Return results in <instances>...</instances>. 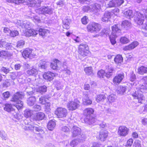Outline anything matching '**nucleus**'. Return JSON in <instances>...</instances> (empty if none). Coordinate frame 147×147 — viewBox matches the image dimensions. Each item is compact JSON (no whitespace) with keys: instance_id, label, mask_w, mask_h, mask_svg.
Returning <instances> with one entry per match:
<instances>
[{"instance_id":"obj_1","label":"nucleus","mask_w":147,"mask_h":147,"mask_svg":"<svg viewBox=\"0 0 147 147\" xmlns=\"http://www.w3.org/2000/svg\"><path fill=\"white\" fill-rule=\"evenodd\" d=\"M142 80L144 82V83L140 85L137 91H136L134 93L132 94L134 98L136 100V101L140 103H143L145 100V97L140 92L143 93L144 92L145 90H147V77L143 78Z\"/></svg>"},{"instance_id":"obj_2","label":"nucleus","mask_w":147,"mask_h":147,"mask_svg":"<svg viewBox=\"0 0 147 147\" xmlns=\"http://www.w3.org/2000/svg\"><path fill=\"white\" fill-rule=\"evenodd\" d=\"M143 11L146 19V23L143 24L144 18L143 15L139 11L135 12L134 13L135 16L134 20L138 25L142 26L141 27L142 29L147 30V8L143 9Z\"/></svg>"},{"instance_id":"obj_3","label":"nucleus","mask_w":147,"mask_h":147,"mask_svg":"<svg viewBox=\"0 0 147 147\" xmlns=\"http://www.w3.org/2000/svg\"><path fill=\"white\" fill-rule=\"evenodd\" d=\"M24 93L22 92H17L13 96L11 101L16 103L14 106L19 110L22 108L23 107V102L21 100L24 97Z\"/></svg>"},{"instance_id":"obj_4","label":"nucleus","mask_w":147,"mask_h":147,"mask_svg":"<svg viewBox=\"0 0 147 147\" xmlns=\"http://www.w3.org/2000/svg\"><path fill=\"white\" fill-rule=\"evenodd\" d=\"M78 52L80 55L83 57L87 56L89 53L88 45L85 44H80L78 46Z\"/></svg>"},{"instance_id":"obj_5","label":"nucleus","mask_w":147,"mask_h":147,"mask_svg":"<svg viewBox=\"0 0 147 147\" xmlns=\"http://www.w3.org/2000/svg\"><path fill=\"white\" fill-rule=\"evenodd\" d=\"M101 28L100 24L95 22H91L87 26V28L89 32H94L99 31Z\"/></svg>"},{"instance_id":"obj_6","label":"nucleus","mask_w":147,"mask_h":147,"mask_svg":"<svg viewBox=\"0 0 147 147\" xmlns=\"http://www.w3.org/2000/svg\"><path fill=\"white\" fill-rule=\"evenodd\" d=\"M36 12L39 14H52L53 12V9L49 7L43 6L40 8L36 10Z\"/></svg>"},{"instance_id":"obj_7","label":"nucleus","mask_w":147,"mask_h":147,"mask_svg":"<svg viewBox=\"0 0 147 147\" xmlns=\"http://www.w3.org/2000/svg\"><path fill=\"white\" fill-rule=\"evenodd\" d=\"M80 102L78 99H75L72 101L69 102L67 105V107L69 110H74L80 106Z\"/></svg>"},{"instance_id":"obj_8","label":"nucleus","mask_w":147,"mask_h":147,"mask_svg":"<svg viewBox=\"0 0 147 147\" xmlns=\"http://www.w3.org/2000/svg\"><path fill=\"white\" fill-rule=\"evenodd\" d=\"M55 113L58 118H62L66 117L67 113V111L65 108L59 107L55 111Z\"/></svg>"},{"instance_id":"obj_9","label":"nucleus","mask_w":147,"mask_h":147,"mask_svg":"<svg viewBox=\"0 0 147 147\" xmlns=\"http://www.w3.org/2000/svg\"><path fill=\"white\" fill-rule=\"evenodd\" d=\"M22 2H27L31 7H38L40 5L42 0H22Z\"/></svg>"},{"instance_id":"obj_10","label":"nucleus","mask_w":147,"mask_h":147,"mask_svg":"<svg viewBox=\"0 0 147 147\" xmlns=\"http://www.w3.org/2000/svg\"><path fill=\"white\" fill-rule=\"evenodd\" d=\"M129 129L124 126H120L118 129V134L120 136H126L128 134Z\"/></svg>"},{"instance_id":"obj_11","label":"nucleus","mask_w":147,"mask_h":147,"mask_svg":"<svg viewBox=\"0 0 147 147\" xmlns=\"http://www.w3.org/2000/svg\"><path fill=\"white\" fill-rule=\"evenodd\" d=\"M13 45L12 44L7 43L2 40H0V47H3L8 50H13L14 48L13 46Z\"/></svg>"},{"instance_id":"obj_12","label":"nucleus","mask_w":147,"mask_h":147,"mask_svg":"<svg viewBox=\"0 0 147 147\" xmlns=\"http://www.w3.org/2000/svg\"><path fill=\"white\" fill-rule=\"evenodd\" d=\"M55 76V74L50 71L45 73L43 75L44 79L49 81L53 80Z\"/></svg>"},{"instance_id":"obj_13","label":"nucleus","mask_w":147,"mask_h":147,"mask_svg":"<svg viewBox=\"0 0 147 147\" xmlns=\"http://www.w3.org/2000/svg\"><path fill=\"white\" fill-rule=\"evenodd\" d=\"M124 77V74L123 73H121L117 75L113 79V82L114 84H117L120 83Z\"/></svg>"},{"instance_id":"obj_14","label":"nucleus","mask_w":147,"mask_h":147,"mask_svg":"<svg viewBox=\"0 0 147 147\" xmlns=\"http://www.w3.org/2000/svg\"><path fill=\"white\" fill-rule=\"evenodd\" d=\"M118 24L115 25L112 27V34L117 36L121 34V30L118 28Z\"/></svg>"},{"instance_id":"obj_15","label":"nucleus","mask_w":147,"mask_h":147,"mask_svg":"<svg viewBox=\"0 0 147 147\" xmlns=\"http://www.w3.org/2000/svg\"><path fill=\"white\" fill-rule=\"evenodd\" d=\"M81 129L75 126H74L72 129V136L73 137H75L79 136L81 134Z\"/></svg>"},{"instance_id":"obj_16","label":"nucleus","mask_w":147,"mask_h":147,"mask_svg":"<svg viewBox=\"0 0 147 147\" xmlns=\"http://www.w3.org/2000/svg\"><path fill=\"white\" fill-rule=\"evenodd\" d=\"M94 112V109L92 108H88L85 109L84 111V115L86 116V118H90Z\"/></svg>"},{"instance_id":"obj_17","label":"nucleus","mask_w":147,"mask_h":147,"mask_svg":"<svg viewBox=\"0 0 147 147\" xmlns=\"http://www.w3.org/2000/svg\"><path fill=\"white\" fill-rule=\"evenodd\" d=\"M17 24L22 28L28 29L30 28V23L26 21H22L19 20L17 22Z\"/></svg>"},{"instance_id":"obj_18","label":"nucleus","mask_w":147,"mask_h":147,"mask_svg":"<svg viewBox=\"0 0 147 147\" xmlns=\"http://www.w3.org/2000/svg\"><path fill=\"white\" fill-rule=\"evenodd\" d=\"M38 31L33 29H27L24 34L26 36L29 37L32 36L36 35L38 34Z\"/></svg>"},{"instance_id":"obj_19","label":"nucleus","mask_w":147,"mask_h":147,"mask_svg":"<svg viewBox=\"0 0 147 147\" xmlns=\"http://www.w3.org/2000/svg\"><path fill=\"white\" fill-rule=\"evenodd\" d=\"M138 45V43L137 41L132 42L130 45L126 46L123 49L124 51L130 50L134 49Z\"/></svg>"},{"instance_id":"obj_20","label":"nucleus","mask_w":147,"mask_h":147,"mask_svg":"<svg viewBox=\"0 0 147 147\" xmlns=\"http://www.w3.org/2000/svg\"><path fill=\"white\" fill-rule=\"evenodd\" d=\"M106 76L107 78H109L113 75L114 71V68L111 66L106 67Z\"/></svg>"},{"instance_id":"obj_21","label":"nucleus","mask_w":147,"mask_h":147,"mask_svg":"<svg viewBox=\"0 0 147 147\" xmlns=\"http://www.w3.org/2000/svg\"><path fill=\"white\" fill-rule=\"evenodd\" d=\"M108 136V132L106 131H101L99 133V139L102 141H105Z\"/></svg>"},{"instance_id":"obj_22","label":"nucleus","mask_w":147,"mask_h":147,"mask_svg":"<svg viewBox=\"0 0 147 147\" xmlns=\"http://www.w3.org/2000/svg\"><path fill=\"white\" fill-rule=\"evenodd\" d=\"M32 50L29 49H26L22 53V55L24 58L31 57L32 54Z\"/></svg>"},{"instance_id":"obj_23","label":"nucleus","mask_w":147,"mask_h":147,"mask_svg":"<svg viewBox=\"0 0 147 147\" xmlns=\"http://www.w3.org/2000/svg\"><path fill=\"white\" fill-rule=\"evenodd\" d=\"M138 12L136 11L133 12L132 10L128 9L124 12V14L127 18H132L134 16L135 17V16L134 15V13L135 12Z\"/></svg>"},{"instance_id":"obj_24","label":"nucleus","mask_w":147,"mask_h":147,"mask_svg":"<svg viewBox=\"0 0 147 147\" xmlns=\"http://www.w3.org/2000/svg\"><path fill=\"white\" fill-rule=\"evenodd\" d=\"M83 103L84 105H90L92 104V101L89 98L87 94H84L82 99Z\"/></svg>"},{"instance_id":"obj_25","label":"nucleus","mask_w":147,"mask_h":147,"mask_svg":"<svg viewBox=\"0 0 147 147\" xmlns=\"http://www.w3.org/2000/svg\"><path fill=\"white\" fill-rule=\"evenodd\" d=\"M121 26L122 27L127 30L130 28L131 26L130 22L127 20H125L122 22Z\"/></svg>"},{"instance_id":"obj_26","label":"nucleus","mask_w":147,"mask_h":147,"mask_svg":"<svg viewBox=\"0 0 147 147\" xmlns=\"http://www.w3.org/2000/svg\"><path fill=\"white\" fill-rule=\"evenodd\" d=\"M12 55V53L7 51L2 50L0 51V56L3 58L10 57Z\"/></svg>"},{"instance_id":"obj_27","label":"nucleus","mask_w":147,"mask_h":147,"mask_svg":"<svg viewBox=\"0 0 147 147\" xmlns=\"http://www.w3.org/2000/svg\"><path fill=\"white\" fill-rule=\"evenodd\" d=\"M36 102V98L35 96L30 97L27 99V104L30 106H32Z\"/></svg>"},{"instance_id":"obj_28","label":"nucleus","mask_w":147,"mask_h":147,"mask_svg":"<svg viewBox=\"0 0 147 147\" xmlns=\"http://www.w3.org/2000/svg\"><path fill=\"white\" fill-rule=\"evenodd\" d=\"M47 90V87L45 86H43L38 87L36 89V91L41 94H43Z\"/></svg>"},{"instance_id":"obj_29","label":"nucleus","mask_w":147,"mask_h":147,"mask_svg":"<svg viewBox=\"0 0 147 147\" xmlns=\"http://www.w3.org/2000/svg\"><path fill=\"white\" fill-rule=\"evenodd\" d=\"M45 116V115L44 113L39 112L36 113L34 119L36 120H40L43 119Z\"/></svg>"},{"instance_id":"obj_30","label":"nucleus","mask_w":147,"mask_h":147,"mask_svg":"<svg viewBox=\"0 0 147 147\" xmlns=\"http://www.w3.org/2000/svg\"><path fill=\"white\" fill-rule=\"evenodd\" d=\"M111 13L109 12H105L102 18V20L103 22L107 21L111 18Z\"/></svg>"},{"instance_id":"obj_31","label":"nucleus","mask_w":147,"mask_h":147,"mask_svg":"<svg viewBox=\"0 0 147 147\" xmlns=\"http://www.w3.org/2000/svg\"><path fill=\"white\" fill-rule=\"evenodd\" d=\"M96 119L91 117L90 118H86L84 119L85 123L89 125L93 124L96 121Z\"/></svg>"},{"instance_id":"obj_32","label":"nucleus","mask_w":147,"mask_h":147,"mask_svg":"<svg viewBox=\"0 0 147 147\" xmlns=\"http://www.w3.org/2000/svg\"><path fill=\"white\" fill-rule=\"evenodd\" d=\"M115 63L118 64L122 63L123 61V58L121 55H118L114 58Z\"/></svg>"},{"instance_id":"obj_33","label":"nucleus","mask_w":147,"mask_h":147,"mask_svg":"<svg viewBox=\"0 0 147 147\" xmlns=\"http://www.w3.org/2000/svg\"><path fill=\"white\" fill-rule=\"evenodd\" d=\"M138 73L141 75L147 73V67L144 66L139 67L138 69Z\"/></svg>"},{"instance_id":"obj_34","label":"nucleus","mask_w":147,"mask_h":147,"mask_svg":"<svg viewBox=\"0 0 147 147\" xmlns=\"http://www.w3.org/2000/svg\"><path fill=\"white\" fill-rule=\"evenodd\" d=\"M92 7L91 11H93L95 13H97L100 11V6L99 4L96 3L92 5Z\"/></svg>"},{"instance_id":"obj_35","label":"nucleus","mask_w":147,"mask_h":147,"mask_svg":"<svg viewBox=\"0 0 147 147\" xmlns=\"http://www.w3.org/2000/svg\"><path fill=\"white\" fill-rule=\"evenodd\" d=\"M33 113V111L29 109H26L24 112V115L26 118L30 117Z\"/></svg>"},{"instance_id":"obj_36","label":"nucleus","mask_w":147,"mask_h":147,"mask_svg":"<svg viewBox=\"0 0 147 147\" xmlns=\"http://www.w3.org/2000/svg\"><path fill=\"white\" fill-rule=\"evenodd\" d=\"M107 98L108 102L111 103L115 101L116 99V96L115 94H112L109 95Z\"/></svg>"},{"instance_id":"obj_37","label":"nucleus","mask_w":147,"mask_h":147,"mask_svg":"<svg viewBox=\"0 0 147 147\" xmlns=\"http://www.w3.org/2000/svg\"><path fill=\"white\" fill-rule=\"evenodd\" d=\"M56 125V123L55 121L51 120L48 123L47 128L50 130H53Z\"/></svg>"},{"instance_id":"obj_38","label":"nucleus","mask_w":147,"mask_h":147,"mask_svg":"<svg viewBox=\"0 0 147 147\" xmlns=\"http://www.w3.org/2000/svg\"><path fill=\"white\" fill-rule=\"evenodd\" d=\"M84 71L86 74L88 75H91L94 74L92 68L91 67H85L84 69Z\"/></svg>"},{"instance_id":"obj_39","label":"nucleus","mask_w":147,"mask_h":147,"mask_svg":"<svg viewBox=\"0 0 147 147\" xmlns=\"http://www.w3.org/2000/svg\"><path fill=\"white\" fill-rule=\"evenodd\" d=\"M29 17L31 18L35 22H39L40 21L39 18L37 16H35L34 13H31L29 15Z\"/></svg>"},{"instance_id":"obj_40","label":"nucleus","mask_w":147,"mask_h":147,"mask_svg":"<svg viewBox=\"0 0 147 147\" xmlns=\"http://www.w3.org/2000/svg\"><path fill=\"white\" fill-rule=\"evenodd\" d=\"M63 28L66 29H69L70 20L68 19H65L63 20Z\"/></svg>"},{"instance_id":"obj_41","label":"nucleus","mask_w":147,"mask_h":147,"mask_svg":"<svg viewBox=\"0 0 147 147\" xmlns=\"http://www.w3.org/2000/svg\"><path fill=\"white\" fill-rule=\"evenodd\" d=\"M126 89L125 86H120L118 87L117 90V92L118 94H123L126 91Z\"/></svg>"},{"instance_id":"obj_42","label":"nucleus","mask_w":147,"mask_h":147,"mask_svg":"<svg viewBox=\"0 0 147 147\" xmlns=\"http://www.w3.org/2000/svg\"><path fill=\"white\" fill-rule=\"evenodd\" d=\"M38 33L40 35L43 37L47 33H49V31L47 30L40 28L38 30Z\"/></svg>"},{"instance_id":"obj_43","label":"nucleus","mask_w":147,"mask_h":147,"mask_svg":"<svg viewBox=\"0 0 147 147\" xmlns=\"http://www.w3.org/2000/svg\"><path fill=\"white\" fill-rule=\"evenodd\" d=\"M27 73L29 76H35L37 74V71L36 69L32 68L31 69L28 70Z\"/></svg>"},{"instance_id":"obj_44","label":"nucleus","mask_w":147,"mask_h":147,"mask_svg":"<svg viewBox=\"0 0 147 147\" xmlns=\"http://www.w3.org/2000/svg\"><path fill=\"white\" fill-rule=\"evenodd\" d=\"M60 62L57 59H55L54 60L53 63H51V66L53 69L56 70L57 68V64Z\"/></svg>"},{"instance_id":"obj_45","label":"nucleus","mask_w":147,"mask_h":147,"mask_svg":"<svg viewBox=\"0 0 147 147\" xmlns=\"http://www.w3.org/2000/svg\"><path fill=\"white\" fill-rule=\"evenodd\" d=\"M106 97L104 94H99L97 96L96 101L98 102L102 101L106 98Z\"/></svg>"},{"instance_id":"obj_46","label":"nucleus","mask_w":147,"mask_h":147,"mask_svg":"<svg viewBox=\"0 0 147 147\" xmlns=\"http://www.w3.org/2000/svg\"><path fill=\"white\" fill-rule=\"evenodd\" d=\"M13 109L12 105L11 104H5L4 110L8 112H10L13 111Z\"/></svg>"},{"instance_id":"obj_47","label":"nucleus","mask_w":147,"mask_h":147,"mask_svg":"<svg viewBox=\"0 0 147 147\" xmlns=\"http://www.w3.org/2000/svg\"><path fill=\"white\" fill-rule=\"evenodd\" d=\"M38 67L42 69H46L47 67L46 62L44 61L40 60L38 65Z\"/></svg>"},{"instance_id":"obj_48","label":"nucleus","mask_w":147,"mask_h":147,"mask_svg":"<svg viewBox=\"0 0 147 147\" xmlns=\"http://www.w3.org/2000/svg\"><path fill=\"white\" fill-rule=\"evenodd\" d=\"M34 130L36 131L40 132L41 134H43L44 133L42 128L37 125H35Z\"/></svg>"},{"instance_id":"obj_49","label":"nucleus","mask_w":147,"mask_h":147,"mask_svg":"<svg viewBox=\"0 0 147 147\" xmlns=\"http://www.w3.org/2000/svg\"><path fill=\"white\" fill-rule=\"evenodd\" d=\"M120 42L124 44L128 43L129 42V40L125 37H122L120 39Z\"/></svg>"},{"instance_id":"obj_50","label":"nucleus","mask_w":147,"mask_h":147,"mask_svg":"<svg viewBox=\"0 0 147 147\" xmlns=\"http://www.w3.org/2000/svg\"><path fill=\"white\" fill-rule=\"evenodd\" d=\"M79 138H78V141L80 142H83L85 141L86 139V136L84 134H81V132L80 135H79Z\"/></svg>"},{"instance_id":"obj_51","label":"nucleus","mask_w":147,"mask_h":147,"mask_svg":"<svg viewBox=\"0 0 147 147\" xmlns=\"http://www.w3.org/2000/svg\"><path fill=\"white\" fill-rule=\"evenodd\" d=\"M105 71L100 70L97 73V75L99 78H103L105 76Z\"/></svg>"},{"instance_id":"obj_52","label":"nucleus","mask_w":147,"mask_h":147,"mask_svg":"<svg viewBox=\"0 0 147 147\" xmlns=\"http://www.w3.org/2000/svg\"><path fill=\"white\" fill-rule=\"evenodd\" d=\"M35 126L28 124L25 126L24 129L27 130H34Z\"/></svg>"},{"instance_id":"obj_53","label":"nucleus","mask_w":147,"mask_h":147,"mask_svg":"<svg viewBox=\"0 0 147 147\" xmlns=\"http://www.w3.org/2000/svg\"><path fill=\"white\" fill-rule=\"evenodd\" d=\"M18 32L17 30L11 31V30L9 35L12 37H15L18 36Z\"/></svg>"},{"instance_id":"obj_54","label":"nucleus","mask_w":147,"mask_h":147,"mask_svg":"<svg viewBox=\"0 0 147 147\" xmlns=\"http://www.w3.org/2000/svg\"><path fill=\"white\" fill-rule=\"evenodd\" d=\"M45 105V111L47 112H49L51 111V104L49 102H47Z\"/></svg>"},{"instance_id":"obj_55","label":"nucleus","mask_w":147,"mask_h":147,"mask_svg":"<svg viewBox=\"0 0 147 147\" xmlns=\"http://www.w3.org/2000/svg\"><path fill=\"white\" fill-rule=\"evenodd\" d=\"M25 44V42L23 40H20L17 43L16 47H17L22 48L23 47Z\"/></svg>"},{"instance_id":"obj_56","label":"nucleus","mask_w":147,"mask_h":147,"mask_svg":"<svg viewBox=\"0 0 147 147\" xmlns=\"http://www.w3.org/2000/svg\"><path fill=\"white\" fill-rule=\"evenodd\" d=\"M116 2L115 0H112L111 1L108 5V7H116Z\"/></svg>"},{"instance_id":"obj_57","label":"nucleus","mask_w":147,"mask_h":147,"mask_svg":"<svg viewBox=\"0 0 147 147\" xmlns=\"http://www.w3.org/2000/svg\"><path fill=\"white\" fill-rule=\"evenodd\" d=\"M54 84L55 85L57 89L58 90H60L62 88V86L61 85L60 82L59 81H55L54 82Z\"/></svg>"},{"instance_id":"obj_58","label":"nucleus","mask_w":147,"mask_h":147,"mask_svg":"<svg viewBox=\"0 0 147 147\" xmlns=\"http://www.w3.org/2000/svg\"><path fill=\"white\" fill-rule=\"evenodd\" d=\"M133 143V140L132 139H129L128 140L125 145L126 147H130Z\"/></svg>"},{"instance_id":"obj_59","label":"nucleus","mask_w":147,"mask_h":147,"mask_svg":"<svg viewBox=\"0 0 147 147\" xmlns=\"http://www.w3.org/2000/svg\"><path fill=\"white\" fill-rule=\"evenodd\" d=\"M129 79L131 82H134L136 79V76L135 74L132 73L129 76Z\"/></svg>"},{"instance_id":"obj_60","label":"nucleus","mask_w":147,"mask_h":147,"mask_svg":"<svg viewBox=\"0 0 147 147\" xmlns=\"http://www.w3.org/2000/svg\"><path fill=\"white\" fill-rule=\"evenodd\" d=\"M3 96V99H6L8 98H9L10 96V93L8 91H7L6 92H4L2 94Z\"/></svg>"},{"instance_id":"obj_61","label":"nucleus","mask_w":147,"mask_h":147,"mask_svg":"<svg viewBox=\"0 0 147 147\" xmlns=\"http://www.w3.org/2000/svg\"><path fill=\"white\" fill-rule=\"evenodd\" d=\"M88 18L86 16H84L81 19V21L82 24L84 25L86 24L87 23Z\"/></svg>"},{"instance_id":"obj_62","label":"nucleus","mask_w":147,"mask_h":147,"mask_svg":"<svg viewBox=\"0 0 147 147\" xmlns=\"http://www.w3.org/2000/svg\"><path fill=\"white\" fill-rule=\"evenodd\" d=\"M78 144V140H72L71 142L70 145L73 147L76 146Z\"/></svg>"},{"instance_id":"obj_63","label":"nucleus","mask_w":147,"mask_h":147,"mask_svg":"<svg viewBox=\"0 0 147 147\" xmlns=\"http://www.w3.org/2000/svg\"><path fill=\"white\" fill-rule=\"evenodd\" d=\"M33 109L35 111H38L41 110V107L40 106L36 105L33 107Z\"/></svg>"},{"instance_id":"obj_64","label":"nucleus","mask_w":147,"mask_h":147,"mask_svg":"<svg viewBox=\"0 0 147 147\" xmlns=\"http://www.w3.org/2000/svg\"><path fill=\"white\" fill-rule=\"evenodd\" d=\"M92 147H104V146L99 143L94 142L93 144Z\"/></svg>"}]
</instances>
